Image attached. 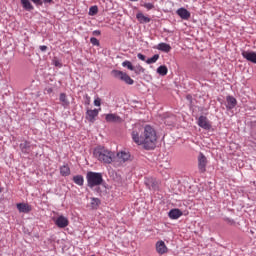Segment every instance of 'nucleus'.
I'll return each instance as SVG.
<instances>
[{
    "label": "nucleus",
    "mask_w": 256,
    "mask_h": 256,
    "mask_svg": "<svg viewBox=\"0 0 256 256\" xmlns=\"http://www.w3.org/2000/svg\"><path fill=\"white\" fill-rule=\"evenodd\" d=\"M60 101L63 107H69V100H67V95L65 93L60 94Z\"/></svg>",
    "instance_id": "obj_25"
},
{
    "label": "nucleus",
    "mask_w": 256,
    "mask_h": 256,
    "mask_svg": "<svg viewBox=\"0 0 256 256\" xmlns=\"http://www.w3.org/2000/svg\"><path fill=\"white\" fill-rule=\"evenodd\" d=\"M53 65H55V67H59V68L63 67V64H61V61H59L57 59L53 60Z\"/></svg>",
    "instance_id": "obj_33"
},
{
    "label": "nucleus",
    "mask_w": 256,
    "mask_h": 256,
    "mask_svg": "<svg viewBox=\"0 0 256 256\" xmlns=\"http://www.w3.org/2000/svg\"><path fill=\"white\" fill-rule=\"evenodd\" d=\"M136 19L139 21V23H151V18L144 16L141 12L136 14Z\"/></svg>",
    "instance_id": "obj_22"
},
{
    "label": "nucleus",
    "mask_w": 256,
    "mask_h": 256,
    "mask_svg": "<svg viewBox=\"0 0 256 256\" xmlns=\"http://www.w3.org/2000/svg\"><path fill=\"white\" fill-rule=\"evenodd\" d=\"M60 175L62 177H69L71 175V168H69V165H63L60 167Z\"/></svg>",
    "instance_id": "obj_20"
},
{
    "label": "nucleus",
    "mask_w": 256,
    "mask_h": 256,
    "mask_svg": "<svg viewBox=\"0 0 256 256\" xmlns=\"http://www.w3.org/2000/svg\"><path fill=\"white\" fill-rule=\"evenodd\" d=\"M73 182L76 184V185H79V187H83L84 183H85V179L83 178L82 175H76L73 177Z\"/></svg>",
    "instance_id": "obj_23"
},
{
    "label": "nucleus",
    "mask_w": 256,
    "mask_h": 256,
    "mask_svg": "<svg viewBox=\"0 0 256 256\" xmlns=\"http://www.w3.org/2000/svg\"><path fill=\"white\" fill-rule=\"evenodd\" d=\"M90 43H92L96 47H99L100 45L99 40L95 37L90 38Z\"/></svg>",
    "instance_id": "obj_32"
},
{
    "label": "nucleus",
    "mask_w": 256,
    "mask_h": 256,
    "mask_svg": "<svg viewBox=\"0 0 256 256\" xmlns=\"http://www.w3.org/2000/svg\"><path fill=\"white\" fill-rule=\"evenodd\" d=\"M46 91L48 94H51V93H53V88H48V89H46Z\"/></svg>",
    "instance_id": "obj_39"
},
{
    "label": "nucleus",
    "mask_w": 256,
    "mask_h": 256,
    "mask_svg": "<svg viewBox=\"0 0 256 256\" xmlns=\"http://www.w3.org/2000/svg\"><path fill=\"white\" fill-rule=\"evenodd\" d=\"M177 15L179 17H181L182 19H184V21H187L188 19L191 18V12H189L187 9L185 8H179L177 11H176Z\"/></svg>",
    "instance_id": "obj_12"
},
{
    "label": "nucleus",
    "mask_w": 256,
    "mask_h": 256,
    "mask_svg": "<svg viewBox=\"0 0 256 256\" xmlns=\"http://www.w3.org/2000/svg\"><path fill=\"white\" fill-rule=\"evenodd\" d=\"M156 251L159 255H165L167 253V245L163 240H160L156 243Z\"/></svg>",
    "instance_id": "obj_11"
},
{
    "label": "nucleus",
    "mask_w": 256,
    "mask_h": 256,
    "mask_svg": "<svg viewBox=\"0 0 256 256\" xmlns=\"http://www.w3.org/2000/svg\"><path fill=\"white\" fill-rule=\"evenodd\" d=\"M168 216L170 219H179V217L183 216V212L175 208L169 211Z\"/></svg>",
    "instance_id": "obj_15"
},
{
    "label": "nucleus",
    "mask_w": 256,
    "mask_h": 256,
    "mask_svg": "<svg viewBox=\"0 0 256 256\" xmlns=\"http://www.w3.org/2000/svg\"><path fill=\"white\" fill-rule=\"evenodd\" d=\"M198 171L199 173H205L207 171V157L201 152L198 155Z\"/></svg>",
    "instance_id": "obj_5"
},
{
    "label": "nucleus",
    "mask_w": 256,
    "mask_h": 256,
    "mask_svg": "<svg viewBox=\"0 0 256 256\" xmlns=\"http://www.w3.org/2000/svg\"><path fill=\"white\" fill-rule=\"evenodd\" d=\"M20 3L25 11H33L35 7L31 4V0H20Z\"/></svg>",
    "instance_id": "obj_19"
},
{
    "label": "nucleus",
    "mask_w": 256,
    "mask_h": 256,
    "mask_svg": "<svg viewBox=\"0 0 256 256\" xmlns=\"http://www.w3.org/2000/svg\"><path fill=\"white\" fill-rule=\"evenodd\" d=\"M156 71H157L158 75H161L162 77H165V75H167V73H169V69L165 65L159 66Z\"/></svg>",
    "instance_id": "obj_24"
},
{
    "label": "nucleus",
    "mask_w": 256,
    "mask_h": 256,
    "mask_svg": "<svg viewBox=\"0 0 256 256\" xmlns=\"http://www.w3.org/2000/svg\"><path fill=\"white\" fill-rule=\"evenodd\" d=\"M131 137L136 145H143L144 149L148 151L157 147V131L151 125H145L141 133L134 129Z\"/></svg>",
    "instance_id": "obj_1"
},
{
    "label": "nucleus",
    "mask_w": 256,
    "mask_h": 256,
    "mask_svg": "<svg viewBox=\"0 0 256 256\" xmlns=\"http://www.w3.org/2000/svg\"><path fill=\"white\" fill-rule=\"evenodd\" d=\"M242 57L250 63L256 64V52L255 51H243Z\"/></svg>",
    "instance_id": "obj_7"
},
{
    "label": "nucleus",
    "mask_w": 256,
    "mask_h": 256,
    "mask_svg": "<svg viewBox=\"0 0 256 256\" xmlns=\"http://www.w3.org/2000/svg\"><path fill=\"white\" fill-rule=\"evenodd\" d=\"M93 155L98 161L107 165L113 163V159H115V153L103 146H97L94 149Z\"/></svg>",
    "instance_id": "obj_2"
},
{
    "label": "nucleus",
    "mask_w": 256,
    "mask_h": 256,
    "mask_svg": "<svg viewBox=\"0 0 256 256\" xmlns=\"http://www.w3.org/2000/svg\"><path fill=\"white\" fill-rule=\"evenodd\" d=\"M156 49H158V51H162L163 53H169L171 51V45L162 42L157 45Z\"/></svg>",
    "instance_id": "obj_17"
},
{
    "label": "nucleus",
    "mask_w": 256,
    "mask_h": 256,
    "mask_svg": "<svg viewBox=\"0 0 256 256\" xmlns=\"http://www.w3.org/2000/svg\"><path fill=\"white\" fill-rule=\"evenodd\" d=\"M95 107H101V99L97 98L94 100Z\"/></svg>",
    "instance_id": "obj_35"
},
{
    "label": "nucleus",
    "mask_w": 256,
    "mask_h": 256,
    "mask_svg": "<svg viewBox=\"0 0 256 256\" xmlns=\"http://www.w3.org/2000/svg\"><path fill=\"white\" fill-rule=\"evenodd\" d=\"M159 61V54H155L153 57L146 60L147 65H152V63H157Z\"/></svg>",
    "instance_id": "obj_27"
},
{
    "label": "nucleus",
    "mask_w": 256,
    "mask_h": 256,
    "mask_svg": "<svg viewBox=\"0 0 256 256\" xmlns=\"http://www.w3.org/2000/svg\"><path fill=\"white\" fill-rule=\"evenodd\" d=\"M93 35H101V31L95 30V31H93Z\"/></svg>",
    "instance_id": "obj_38"
},
{
    "label": "nucleus",
    "mask_w": 256,
    "mask_h": 256,
    "mask_svg": "<svg viewBox=\"0 0 256 256\" xmlns=\"http://www.w3.org/2000/svg\"><path fill=\"white\" fill-rule=\"evenodd\" d=\"M89 103H91V97H89V95H86L85 104L89 105Z\"/></svg>",
    "instance_id": "obj_36"
},
{
    "label": "nucleus",
    "mask_w": 256,
    "mask_h": 256,
    "mask_svg": "<svg viewBox=\"0 0 256 256\" xmlns=\"http://www.w3.org/2000/svg\"><path fill=\"white\" fill-rule=\"evenodd\" d=\"M40 51H42V52L47 51V46H45V45L40 46Z\"/></svg>",
    "instance_id": "obj_37"
},
{
    "label": "nucleus",
    "mask_w": 256,
    "mask_h": 256,
    "mask_svg": "<svg viewBox=\"0 0 256 256\" xmlns=\"http://www.w3.org/2000/svg\"><path fill=\"white\" fill-rule=\"evenodd\" d=\"M99 115V110L94 109V110H87L86 112V119L90 121V123H93L95 121V117Z\"/></svg>",
    "instance_id": "obj_13"
},
{
    "label": "nucleus",
    "mask_w": 256,
    "mask_h": 256,
    "mask_svg": "<svg viewBox=\"0 0 256 256\" xmlns=\"http://www.w3.org/2000/svg\"><path fill=\"white\" fill-rule=\"evenodd\" d=\"M132 71H134L136 75H141V73H145V68H143L141 65H138L134 67Z\"/></svg>",
    "instance_id": "obj_29"
},
{
    "label": "nucleus",
    "mask_w": 256,
    "mask_h": 256,
    "mask_svg": "<svg viewBox=\"0 0 256 256\" xmlns=\"http://www.w3.org/2000/svg\"><path fill=\"white\" fill-rule=\"evenodd\" d=\"M105 120L107 123H121L123 119H121V116L117 114H107L105 117Z\"/></svg>",
    "instance_id": "obj_10"
},
{
    "label": "nucleus",
    "mask_w": 256,
    "mask_h": 256,
    "mask_svg": "<svg viewBox=\"0 0 256 256\" xmlns=\"http://www.w3.org/2000/svg\"><path fill=\"white\" fill-rule=\"evenodd\" d=\"M111 75L114 77V79H119V81H124L126 85H133V83H135V81L131 78V76H128L127 73L121 70H112Z\"/></svg>",
    "instance_id": "obj_4"
},
{
    "label": "nucleus",
    "mask_w": 256,
    "mask_h": 256,
    "mask_svg": "<svg viewBox=\"0 0 256 256\" xmlns=\"http://www.w3.org/2000/svg\"><path fill=\"white\" fill-rule=\"evenodd\" d=\"M130 1H139V0H130Z\"/></svg>",
    "instance_id": "obj_41"
},
{
    "label": "nucleus",
    "mask_w": 256,
    "mask_h": 256,
    "mask_svg": "<svg viewBox=\"0 0 256 256\" xmlns=\"http://www.w3.org/2000/svg\"><path fill=\"white\" fill-rule=\"evenodd\" d=\"M20 150L25 155H29V153H31V142L24 141V142L20 143Z\"/></svg>",
    "instance_id": "obj_14"
},
{
    "label": "nucleus",
    "mask_w": 256,
    "mask_h": 256,
    "mask_svg": "<svg viewBox=\"0 0 256 256\" xmlns=\"http://www.w3.org/2000/svg\"><path fill=\"white\" fill-rule=\"evenodd\" d=\"M137 57H138V59H140V61H146L147 62V58H146V56L145 55H143V54H141V53H138L137 54Z\"/></svg>",
    "instance_id": "obj_34"
},
{
    "label": "nucleus",
    "mask_w": 256,
    "mask_h": 256,
    "mask_svg": "<svg viewBox=\"0 0 256 256\" xmlns=\"http://www.w3.org/2000/svg\"><path fill=\"white\" fill-rule=\"evenodd\" d=\"M17 209L20 213H30L31 206L29 204L19 203L17 204Z\"/></svg>",
    "instance_id": "obj_18"
},
{
    "label": "nucleus",
    "mask_w": 256,
    "mask_h": 256,
    "mask_svg": "<svg viewBox=\"0 0 256 256\" xmlns=\"http://www.w3.org/2000/svg\"><path fill=\"white\" fill-rule=\"evenodd\" d=\"M99 13V8L97 6H91L89 9V15H97Z\"/></svg>",
    "instance_id": "obj_30"
},
{
    "label": "nucleus",
    "mask_w": 256,
    "mask_h": 256,
    "mask_svg": "<svg viewBox=\"0 0 256 256\" xmlns=\"http://www.w3.org/2000/svg\"><path fill=\"white\" fill-rule=\"evenodd\" d=\"M226 101H227V109H235V107L237 106V99H235V97L233 96H227L226 97Z\"/></svg>",
    "instance_id": "obj_16"
},
{
    "label": "nucleus",
    "mask_w": 256,
    "mask_h": 256,
    "mask_svg": "<svg viewBox=\"0 0 256 256\" xmlns=\"http://www.w3.org/2000/svg\"><path fill=\"white\" fill-rule=\"evenodd\" d=\"M101 205V200L99 198H91V207L92 209H97Z\"/></svg>",
    "instance_id": "obj_26"
},
{
    "label": "nucleus",
    "mask_w": 256,
    "mask_h": 256,
    "mask_svg": "<svg viewBox=\"0 0 256 256\" xmlns=\"http://www.w3.org/2000/svg\"><path fill=\"white\" fill-rule=\"evenodd\" d=\"M55 225H57V227H59L60 229H65V227H68L69 225V219H67V217L65 216H59L55 220Z\"/></svg>",
    "instance_id": "obj_9"
},
{
    "label": "nucleus",
    "mask_w": 256,
    "mask_h": 256,
    "mask_svg": "<svg viewBox=\"0 0 256 256\" xmlns=\"http://www.w3.org/2000/svg\"><path fill=\"white\" fill-rule=\"evenodd\" d=\"M117 157L119 161H121L122 163H125V161H129V158L131 157V155L127 152L121 151L117 153Z\"/></svg>",
    "instance_id": "obj_21"
},
{
    "label": "nucleus",
    "mask_w": 256,
    "mask_h": 256,
    "mask_svg": "<svg viewBox=\"0 0 256 256\" xmlns=\"http://www.w3.org/2000/svg\"><path fill=\"white\" fill-rule=\"evenodd\" d=\"M122 67H127V69H129V71H133V69H135V66L129 60L124 61L122 63Z\"/></svg>",
    "instance_id": "obj_28"
},
{
    "label": "nucleus",
    "mask_w": 256,
    "mask_h": 256,
    "mask_svg": "<svg viewBox=\"0 0 256 256\" xmlns=\"http://www.w3.org/2000/svg\"><path fill=\"white\" fill-rule=\"evenodd\" d=\"M144 183L146 187H148V189H152L155 191L159 188V182H157L155 178H145Z\"/></svg>",
    "instance_id": "obj_8"
},
{
    "label": "nucleus",
    "mask_w": 256,
    "mask_h": 256,
    "mask_svg": "<svg viewBox=\"0 0 256 256\" xmlns=\"http://www.w3.org/2000/svg\"><path fill=\"white\" fill-rule=\"evenodd\" d=\"M197 123L201 127V129H204L205 131H210L212 127L211 121H209L206 116H200Z\"/></svg>",
    "instance_id": "obj_6"
},
{
    "label": "nucleus",
    "mask_w": 256,
    "mask_h": 256,
    "mask_svg": "<svg viewBox=\"0 0 256 256\" xmlns=\"http://www.w3.org/2000/svg\"><path fill=\"white\" fill-rule=\"evenodd\" d=\"M142 7H145L147 11H151V9H155V5L153 3H144Z\"/></svg>",
    "instance_id": "obj_31"
},
{
    "label": "nucleus",
    "mask_w": 256,
    "mask_h": 256,
    "mask_svg": "<svg viewBox=\"0 0 256 256\" xmlns=\"http://www.w3.org/2000/svg\"><path fill=\"white\" fill-rule=\"evenodd\" d=\"M86 180L90 189H93V187H99V185H103V174L90 171L86 174Z\"/></svg>",
    "instance_id": "obj_3"
},
{
    "label": "nucleus",
    "mask_w": 256,
    "mask_h": 256,
    "mask_svg": "<svg viewBox=\"0 0 256 256\" xmlns=\"http://www.w3.org/2000/svg\"><path fill=\"white\" fill-rule=\"evenodd\" d=\"M3 191V189L0 188V193Z\"/></svg>",
    "instance_id": "obj_40"
}]
</instances>
